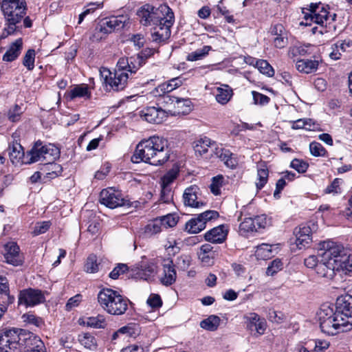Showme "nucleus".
Here are the masks:
<instances>
[{"mask_svg": "<svg viewBox=\"0 0 352 352\" xmlns=\"http://www.w3.org/2000/svg\"><path fill=\"white\" fill-rule=\"evenodd\" d=\"M182 85V81L180 78H174L168 80L167 82H164L159 85L157 88V92H162V94H168L176 88L180 87Z\"/></svg>", "mask_w": 352, "mask_h": 352, "instance_id": "nucleus-35", "label": "nucleus"}, {"mask_svg": "<svg viewBox=\"0 0 352 352\" xmlns=\"http://www.w3.org/2000/svg\"><path fill=\"white\" fill-rule=\"evenodd\" d=\"M41 152H43L42 143L39 141L36 142L33 147L27 152L25 164H32L41 160H43V155H41Z\"/></svg>", "mask_w": 352, "mask_h": 352, "instance_id": "nucleus-28", "label": "nucleus"}, {"mask_svg": "<svg viewBox=\"0 0 352 352\" xmlns=\"http://www.w3.org/2000/svg\"><path fill=\"white\" fill-rule=\"evenodd\" d=\"M22 45V39H16L13 43H12L9 49L4 54L3 60L7 62H11L15 60L21 54Z\"/></svg>", "mask_w": 352, "mask_h": 352, "instance_id": "nucleus-26", "label": "nucleus"}, {"mask_svg": "<svg viewBox=\"0 0 352 352\" xmlns=\"http://www.w3.org/2000/svg\"><path fill=\"white\" fill-rule=\"evenodd\" d=\"M254 103L255 104L264 105L269 102L270 98L264 94L253 91L252 92Z\"/></svg>", "mask_w": 352, "mask_h": 352, "instance_id": "nucleus-64", "label": "nucleus"}, {"mask_svg": "<svg viewBox=\"0 0 352 352\" xmlns=\"http://www.w3.org/2000/svg\"><path fill=\"white\" fill-rule=\"evenodd\" d=\"M191 101L188 98H176V102L174 103L175 112L178 114H186L191 110Z\"/></svg>", "mask_w": 352, "mask_h": 352, "instance_id": "nucleus-36", "label": "nucleus"}, {"mask_svg": "<svg viewBox=\"0 0 352 352\" xmlns=\"http://www.w3.org/2000/svg\"><path fill=\"white\" fill-rule=\"evenodd\" d=\"M256 66L259 72L267 76H273L274 74V70L269 63L265 60H257L256 62Z\"/></svg>", "mask_w": 352, "mask_h": 352, "instance_id": "nucleus-46", "label": "nucleus"}, {"mask_svg": "<svg viewBox=\"0 0 352 352\" xmlns=\"http://www.w3.org/2000/svg\"><path fill=\"white\" fill-rule=\"evenodd\" d=\"M3 256L5 261L13 266H20L23 264L24 258L20 254L19 245L14 242H8L4 245Z\"/></svg>", "mask_w": 352, "mask_h": 352, "instance_id": "nucleus-13", "label": "nucleus"}, {"mask_svg": "<svg viewBox=\"0 0 352 352\" xmlns=\"http://www.w3.org/2000/svg\"><path fill=\"white\" fill-rule=\"evenodd\" d=\"M116 67V71H124L125 72H130L131 75L132 74H135L140 67V57H122L118 60Z\"/></svg>", "mask_w": 352, "mask_h": 352, "instance_id": "nucleus-18", "label": "nucleus"}, {"mask_svg": "<svg viewBox=\"0 0 352 352\" xmlns=\"http://www.w3.org/2000/svg\"><path fill=\"white\" fill-rule=\"evenodd\" d=\"M162 221V226L165 228L175 226L177 223V218L173 214H168L159 218Z\"/></svg>", "mask_w": 352, "mask_h": 352, "instance_id": "nucleus-60", "label": "nucleus"}, {"mask_svg": "<svg viewBox=\"0 0 352 352\" xmlns=\"http://www.w3.org/2000/svg\"><path fill=\"white\" fill-rule=\"evenodd\" d=\"M269 171L264 166L263 168H258L257 170L258 182H256V186L258 190H261L264 187L267 182Z\"/></svg>", "mask_w": 352, "mask_h": 352, "instance_id": "nucleus-45", "label": "nucleus"}, {"mask_svg": "<svg viewBox=\"0 0 352 352\" xmlns=\"http://www.w3.org/2000/svg\"><path fill=\"white\" fill-rule=\"evenodd\" d=\"M199 190V188L196 185H192L186 188L183 194L184 206L199 208L206 205V203L204 201L197 200V193Z\"/></svg>", "mask_w": 352, "mask_h": 352, "instance_id": "nucleus-17", "label": "nucleus"}, {"mask_svg": "<svg viewBox=\"0 0 352 352\" xmlns=\"http://www.w3.org/2000/svg\"><path fill=\"white\" fill-rule=\"evenodd\" d=\"M162 221L159 218L151 221L144 228V233L148 236L157 234L162 230Z\"/></svg>", "mask_w": 352, "mask_h": 352, "instance_id": "nucleus-41", "label": "nucleus"}, {"mask_svg": "<svg viewBox=\"0 0 352 352\" xmlns=\"http://www.w3.org/2000/svg\"><path fill=\"white\" fill-rule=\"evenodd\" d=\"M9 157L13 164H23L26 160L25 153L22 146L17 143H13L9 146Z\"/></svg>", "mask_w": 352, "mask_h": 352, "instance_id": "nucleus-23", "label": "nucleus"}, {"mask_svg": "<svg viewBox=\"0 0 352 352\" xmlns=\"http://www.w3.org/2000/svg\"><path fill=\"white\" fill-rule=\"evenodd\" d=\"M317 125L311 119L303 118L294 121L292 128L294 129H304L309 131H314Z\"/></svg>", "mask_w": 352, "mask_h": 352, "instance_id": "nucleus-38", "label": "nucleus"}, {"mask_svg": "<svg viewBox=\"0 0 352 352\" xmlns=\"http://www.w3.org/2000/svg\"><path fill=\"white\" fill-rule=\"evenodd\" d=\"M351 44H352V41L350 39L338 42L331 47V52L329 54L330 58L333 60L340 59L342 52H346L345 45L349 46Z\"/></svg>", "mask_w": 352, "mask_h": 352, "instance_id": "nucleus-34", "label": "nucleus"}, {"mask_svg": "<svg viewBox=\"0 0 352 352\" xmlns=\"http://www.w3.org/2000/svg\"><path fill=\"white\" fill-rule=\"evenodd\" d=\"M1 8L6 22L2 36L6 37L22 28L27 5L25 0H3Z\"/></svg>", "mask_w": 352, "mask_h": 352, "instance_id": "nucleus-5", "label": "nucleus"}, {"mask_svg": "<svg viewBox=\"0 0 352 352\" xmlns=\"http://www.w3.org/2000/svg\"><path fill=\"white\" fill-rule=\"evenodd\" d=\"M345 294L337 298L336 305L339 309H344L346 312H352V283L349 284L344 288Z\"/></svg>", "mask_w": 352, "mask_h": 352, "instance_id": "nucleus-22", "label": "nucleus"}, {"mask_svg": "<svg viewBox=\"0 0 352 352\" xmlns=\"http://www.w3.org/2000/svg\"><path fill=\"white\" fill-rule=\"evenodd\" d=\"M129 18L126 15L111 16L104 18L96 25L91 39L93 41H100L102 38V36L100 35V34L107 35L115 31L121 30L129 23Z\"/></svg>", "mask_w": 352, "mask_h": 352, "instance_id": "nucleus-8", "label": "nucleus"}, {"mask_svg": "<svg viewBox=\"0 0 352 352\" xmlns=\"http://www.w3.org/2000/svg\"><path fill=\"white\" fill-rule=\"evenodd\" d=\"M212 152L214 153L221 161L223 162L224 164L232 169L236 167L238 161L234 155L231 153L229 150L224 149L223 148H215V150L211 149Z\"/></svg>", "mask_w": 352, "mask_h": 352, "instance_id": "nucleus-21", "label": "nucleus"}, {"mask_svg": "<svg viewBox=\"0 0 352 352\" xmlns=\"http://www.w3.org/2000/svg\"><path fill=\"white\" fill-rule=\"evenodd\" d=\"M244 318L246 320L248 329L251 331H256L254 335L261 336L264 334L267 327V323L264 318H261L256 313H250L245 316Z\"/></svg>", "mask_w": 352, "mask_h": 352, "instance_id": "nucleus-15", "label": "nucleus"}, {"mask_svg": "<svg viewBox=\"0 0 352 352\" xmlns=\"http://www.w3.org/2000/svg\"><path fill=\"white\" fill-rule=\"evenodd\" d=\"M128 271V266L126 264L120 263L110 272L109 277L112 279H117L120 274Z\"/></svg>", "mask_w": 352, "mask_h": 352, "instance_id": "nucleus-63", "label": "nucleus"}, {"mask_svg": "<svg viewBox=\"0 0 352 352\" xmlns=\"http://www.w3.org/2000/svg\"><path fill=\"white\" fill-rule=\"evenodd\" d=\"M45 294L47 292H43L38 289H24L19 292L18 303L23 305L26 307H34L45 301Z\"/></svg>", "mask_w": 352, "mask_h": 352, "instance_id": "nucleus-11", "label": "nucleus"}, {"mask_svg": "<svg viewBox=\"0 0 352 352\" xmlns=\"http://www.w3.org/2000/svg\"><path fill=\"white\" fill-rule=\"evenodd\" d=\"M98 301L101 307L111 315H123L128 309L129 299L112 289L100 290Z\"/></svg>", "mask_w": 352, "mask_h": 352, "instance_id": "nucleus-6", "label": "nucleus"}, {"mask_svg": "<svg viewBox=\"0 0 352 352\" xmlns=\"http://www.w3.org/2000/svg\"><path fill=\"white\" fill-rule=\"evenodd\" d=\"M100 201L102 204L112 209L120 206H131L130 201L125 199L120 191L112 188L103 189L100 192Z\"/></svg>", "mask_w": 352, "mask_h": 352, "instance_id": "nucleus-10", "label": "nucleus"}, {"mask_svg": "<svg viewBox=\"0 0 352 352\" xmlns=\"http://www.w3.org/2000/svg\"><path fill=\"white\" fill-rule=\"evenodd\" d=\"M156 273L155 266L153 264H144L131 270V277L150 280Z\"/></svg>", "mask_w": 352, "mask_h": 352, "instance_id": "nucleus-20", "label": "nucleus"}, {"mask_svg": "<svg viewBox=\"0 0 352 352\" xmlns=\"http://www.w3.org/2000/svg\"><path fill=\"white\" fill-rule=\"evenodd\" d=\"M318 251L321 261L315 271L320 276L331 278L336 271L348 273L345 265L348 257L342 246L332 241H324L319 243Z\"/></svg>", "mask_w": 352, "mask_h": 352, "instance_id": "nucleus-3", "label": "nucleus"}, {"mask_svg": "<svg viewBox=\"0 0 352 352\" xmlns=\"http://www.w3.org/2000/svg\"><path fill=\"white\" fill-rule=\"evenodd\" d=\"M164 276L161 278V283L166 286L173 285L177 277L176 270L172 261L164 265Z\"/></svg>", "mask_w": 352, "mask_h": 352, "instance_id": "nucleus-25", "label": "nucleus"}, {"mask_svg": "<svg viewBox=\"0 0 352 352\" xmlns=\"http://www.w3.org/2000/svg\"><path fill=\"white\" fill-rule=\"evenodd\" d=\"M79 341L82 345L89 349H96V338L91 334L86 333L79 336Z\"/></svg>", "mask_w": 352, "mask_h": 352, "instance_id": "nucleus-47", "label": "nucleus"}, {"mask_svg": "<svg viewBox=\"0 0 352 352\" xmlns=\"http://www.w3.org/2000/svg\"><path fill=\"white\" fill-rule=\"evenodd\" d=\"M217 255L216 248L208 243L202 245L197 252L198 258L204 265H212Z\"/></svg>", "mask_w": 352, "mask_h": 352, "instance_id": "nucleus-19", "label": "nucleus"}, {"mask_svg": "<svg viewBox=\"0 0 352 352\" xmlns=\"http://www.w3.org/2000/svg\"><path fill=\"white\" fill-rule=\"evenodd\" d=\"M252 220L254 221V224L255 225V232L258 231L259 229L265 228L270 223L265 214L255 216L254 217H252Z\"/></svg>", "mask_w": 352, "mask_h": 352, "instance_id": "nucleus-53", "label": "nucleus"}, {"mask_svg": "<svg viewBox=\"0 0 352 352\" xmlns=\"http://www.w3.org/2000/svg\"><path fill=\"white\" fill-rule=\"evenodd\" d=\"M171 149L166 139L152 136L138 143L131 157L133 163L144 162L153 166H161L170 158Z\"/></svg>", "mask_w": 352, "mask_h": 352, "instance_id": "nucleus-2", "label": "nucleus"}, {"mask_svg": "<svg viewBox=\"0 0 352 352\" xmlns=\"http://www.w3.org/2000/svg\"><path fill=\"white\" fill-rule=\"evenodd\" d=\"M211 49L212 47L210 46L205 45L201 49L190 53L187 56V60L189 61L201 60L208 54Z\"/></svg>", "mask_w": 352, "mask_h": 352, "instance_id": "nucleus-43", "label": "nucleus"}, {"mask_svg": "<svg viewBox=\"0 0 352 352\" xmlns=\"http://www.w3.org/2000/svg\"><path fill=\"white\" fill-rule=\"evenodd\" d=\"M308 164L303 160L294 159L291 162V167L300 173H305L308 168Z\"/></svg>", "mask_w": 352, "mask_h": 352, "instance_id": "nucleus-59", "label": "nucleus"}, {"mask_svg": "<svg viewBox=\"0 0 352 352\" xmlns=\"http://www.w3.org/2000/svg\"><path fill=\"white\" fill-rule=\"evenodd\" d=\"M206 228V225L204 222L199 218L197 215V217L192 218L186 222L185 226V229L189 233L197 234Z\"/></svg>", "mask_w": 352, "mask_h": 352, "instance_id": "nucleus-33", "label": "nucleus"}, {"mask_svg": "<svg viewBox=\"0 0 352 352\" xmlns=\"http://www.w3.org/2000/svg\"><path fill=\"white\" fill-rule=\"evenodd\" d=\"M178 173L179 170L177 168L169 170L162 177V185L168 186L177 178Z\"/></svg>", "mask_w": 352, "mask_h": 352, "instance_id": "nucleus-51", "label": "nucleus"}, {"mask_svg": "<svg viewBox=\"0 0 352 352\" xmlns=\"http://www.w3.org/2000/svg\"><path fill=\"white\" fill-rule=\"evenodd\" d=\"M0 352H45V349L36 336L21 329H12L0 336Z\"/></svg>", "mask_w": 352, "mask_h": 352, "instance_id": "nucleus-4", "label": "nucleus"}, {"mask_svg": "<svg viewBox=\"0 0 352 352\" xmlns=\"http://www.w3.org/2000/svg\"><path fill=\"white\" fill-rule=\"evenodd\" d=\"M316 228L314 223L309 222L307 224L300 225L294 230L296 244L299 249L306 248L310 244L312 241L311 234Z\"/></svg>", "mask_w": 352, "mask_h": 352, "instance_id": "nucleus-12", "label": "nucleus"}, {"mask_svg": "<svg viewBox=\"0 0 352 352\" xmlns=\"http://www.w3.org/2000/svg\"><path fill=\"white\" fill-rule=\"evenodd\" d=\"M283 269V262L280 259L276 258L271 261L266 270V274L267 276H274L278 272Z\"/></svg>", "mask_w": 352, "mask_h": 352, "instance_id": "nucleus-49", "label": "nucleus"}, {"mask_svg": "<svg viewBox=\"0 0 352 352\" xmlns=\"http://www.w3.org/2000/svg\"><path fill=\"white\" fill-rule=\"evenodd\" d=\"M220 321L221 320L218 316L211 315L200 322V327L206 330L214 331L219 326Z\"/></svg>", "mask_w": 352, "mask_h": 352, "instance_id": "nucleus-37", "label": "nucleus"}, {"mask_svg": "<svg viewBox=\"0 0 352 352\" xmlns=\"http://www.w3.org/2000/svg\"><path fill=\"white\" fill-rule=\"evenodd\" d=\"M226 232L223 230V226H220L212 228L205 234V239L212 243H221L226 237Z\"/></svg>", "mask_w": 352, "mask_h": 352, "instance_id": "nucleus-24", "label": "nucleus"}, {"mask_svg": "<svg viewBox=\"0 0 352 352\" xmlns=\"http://www.w3.org/2000/svg\"><path fill=\"white\" fill-rule=\"evenodd\" d=\"M85 270L89 273H95L98 270V264L97 263V258L96 255H90L85 265Z\"/></svg>", "mask_w": 352, "mask_h": 352, "instance_id": "nucleus-52", "label": "nucleus"}, {"mask_svg": "<svg viewBox=\"0 0 352 352\" xmlns=\"http://www.w3.org/2000/svg\"><path fill=\"white\" fill-rule=\"evenodd\" d=\"M176 96H171L169 94H163L162 96L159 98V102L157 105L162 107V109L166 107V106H173L174 107V103L176 102Z\"/></svg>", "mask_w": 352, "mask_h": 352, "instance_id": "nucleus-55", "label": "nucleus"}, {"mask_svg": "<svg viewBox=\"0 0 352 352\" xmlns=\"http://www.w3.org/2000/svg\"><path fill=\"white\" fill-rule=\"evenodd\" d=\"M318 61L316 60L300 59L296 62V67L300 72L311 74L317 70Z\"/></svg>", "mask_w": 352, "mask_h": 352, "instance_id": "nucleus-29", "label": "nucleus"}, {"mask_svg": "<svg viewBox=\"0 0 352 352\" xmlns=\"http://www.w3.org/2000/svg\"><path fill=\"white\" fill-rule=\"evenodd\" d=\"M137 14L142 25L155 26L151 34L153 41L162 42L170 37V28L174 23L175 16L167 5L162 4L155 8L146 4L138 10Z\"/></svg>", "mask_w": 352, "mask_h": 352, "instance_id": "nucleus-1", "label": "nucleus"}, {"mask_svg": "<svg viewBox=\"0 0 352 352\" xmlns=\"http://www.w3.org/2000/svg\"><path fill=\"white\" fill-rule=\"evenodd\" d=\"M223 182V177L222 175H217L212 178L210 188L214 195H219L220 194V187L222 186Z\"/></svg>", "mask_w": 352, "mask_h": 352, "instance_id": "nucleus-56", "label": "nucleus"}, {"mask_svg": "<svg viewBox=\"0 0 352 352\" xmlns=\"http://www.w3.org/2000/svg\"><path fill=\"white\" fill-rule=\"evenodd\" d=\"M255 255L258 259L266 260L270 258L272 256V246L265 243L257 246Z\"/></svg>", "mask_w": 352, "mask_h": 352, "instance_id": "nucleus-39", "label": "nucleus"}, {"mask_svg": "<svg viewBox=\"0 0 352 352\" xmlns=\"http://www.w3.org/2000/svg\"><path fill=\"white\" fill-rule=\"evenodd\" d=\"M67 96L70 100H73L76 98L85 97L87 98H90L91 92L89 91V88L87 85H81L76 86L68 91Z\"/></svg>", "mask_w": 352, "mask_h": 352, "instance_id": "nucleus-31", "label": "nucleus"}, {"mask_svg": "<svg viewBox=\"0 0 352 352\" xmlns=\"http://www.w3.org/2000/svg\"><path fill=\"white\" fill-rule=\"evenodd\" d=\"M51 226L50 221H42V222H38L36 223L33 234L34 235H39L41 234H43L46 232L48 229L50 228Z\"/></svg>", "mask_w": 352, "mask_h": 352, "instance_id": "nucleus-62", "label": "nucleus"}, {"mask_svg": "<svg viewBox=\"0 0 352 352\" xmlns=\"http://www.w3.org/2000/svg\"><path fill=\"white\" fill-rule=\"evenodd\" d=\"M337 314V310L334 311L333 309L329 305H324L321 307L319 312L318 313L319 322L331 318Z\"/></svg>", "mask_w": 352, "mask_h": 352, "instance_id": "nucleus-48", "label": "nucleus"}, {"mask_svg": "<svg viewBox=\"0 0 352 352\" xmlns=\"http://www.w3.org/2000/svg\"><path fill=\"white\" fill-rule=\"evenodd\" d=\"M86 324L89 327L96 329L104 328L107 326V322L102 315L88 318Z\"/></svg>", "mask_w": 352, "mask_h": 352, "instance_id": "nucleus-44", "label": "nucleus"}, {"mask_svg": "<svg viewBox=\"0 0 352 352\" xmlns=\"http://www.w3.org/2000/svg\"><path fill=\"white\" fill-rule=\"evenodd\" d=\"M118 332L122 334H127L129 337H136L139 334V327L135 324H130L127 326L121 327Z\"/></svg>", "mask_w": 352, "mask_h": 352, "instance_id": "nucleus-54", "label": "nucleus"}, {"mask_svg": "<svg viewBox=\"0 0 352 352\" xmlns=\"http://www.w3.org/2000/svg\"><path fill=\"white\" fill-rule=\"evenodd\" d=\"M43 152L41 155H43V160L48 162L54 161L56 157H58L59 151L57 148L54 147L52 145H42Z\"/></svg>", "mask_w": 352, "mask_h": 352, "instance_id": "nucleus-42", "label": "nucleus"}, {"mask_svg": "<svg viewBox=\"0 0 352 352\" xmlns=\"http://www.w3.org/2000/svg\"><path fill=\"white\" fill-rule=\"evenodd\" d=\"M336 308V316L320 322L322 331L328 335H336L340 331H347L352 329V311L347 313L337 305Z\"/></svg>", "mask_w": 352, "mask_h": 352, "instance_id": "nucleus-7", "label": "nucleus"}, {"mask_svg": "<svg viewBox=\"0 0 352 352\" xmlns=\"http://www.w3.org/2000/svg\"><path fill=\"white\" fill-rule=\"evenodd\" d=\"M100 75L107 91H119L123 90L126 85L129 76L124 71L111 72L109 69L101 67Z\"/></svg>", "mask_w": 352, "mask_h": 352, "instance_id": "nucleus-9", "label": "nucleus"}, {"mask_svg": "<svg viewBox=\"0 0 352 352\" xmlns=\"http://www.w3.org/2000/svg\"><path fill=\"white\" fill-rule=\"evenodd\" d=\"M216 100L221 104L228 103L232 96V89L227 85H223L222 87L217 88Z\"/></svg>", "mask_w": 352, "mask_h": 352, "instance_id": "nucleus-32", "label": "nucleus"}, {"mask_svg": "<svg viewBox=\"0 0 352 352\" xmlns=\"http://www.w3.org/2000/svg\"><path fill=\"white\" fill-rule=\"evenodd\" d=\"M22 318L24 322H26L30 324H32L36 327H41L43 324V320L31 314H25L22 316Z\"/></svg>", "mask_w": 352, "mask_h": 352, "instance_id": "nucleus-61", "label": "nucleus"}, {"mask_svg": "<svg viewBox=\"0 0 352 352\" xmlns=\"http://www.w3.org/2000/svg\"><path fill=\"white\" fill-rule=\"evenodd\" d=\"M309 10L310 14L305 15L306 21L310 19L316 23L322 25L328 19L329 12L320 3H311Z\"/></svg>", "mask_w": 352, "mask_h": 352, "instance_id": "nucleus-16", "label": "nucleus"}, {"mask_svg": "<svg viewBox=\"0 0 352 352\" xmlns=\"http://www.w3.org/2000/svg\"><path fill=\"white\" fill-rule=\"evenodd\" d=\"M141 117L152 124H160L168 116V113L162 107H148L141 111Z\"/></svg>", "mask_w": 352, "mask_h": 352, "instance_id": "nucleus-14", "label": "nucleus"}, {"mask_svg": "<svg viewBox=\"0 0 352 352\" xmlns=\"http://www.w3.org/2000/svg\"><path fill=\"white\" fill-rule=\"evenodd\" d=\"M103 3V1L89 3L86 6L85 10L79 15L78 23H81L87 15L94 12L98 8H102Z\"/></svg>", "mask_w": 352, "mask_h": 352, "instance_id": "nucleus-40", "label": "nucleus"}, {"mask_svg": "<svg viewBox=\"0 0 352 352\" xmlns=\"http://www.w3.org/2000/svg\"><path fill=\"white\" fill-rule=\"evenodd\" d=\"M35 51L30 49L23 57V64L28 70H32L34 67Z\"/></svg>", "mask_w": 352, "mask_h": 352, "instance_id": "nucleus-50", "label": "nucleus"}, {"mask_svg": "<svg viewBox=\"0 0 352 352\" xmlns=\"http://www.w3.org/2000/svg\"><path fill=\"white\" fill-rule=\"evenodd\" d=\"M41 171L46 175L47 178L54 179L61 174L63 168L58 164L48 162L41 168Z\"/></svg>", "mask_w": 352, "mask_h": 352, "instance_id": "nucleus-30", "label": "nucleus"}, {"mask_svg": "<svg viewBox=\"0 0 352 352\" xmlns=\"http://www.w3.org/2000/svg\"><path fill=\"white\" fill-rule=\"evenodd\" d=\"M309 150L311 155L316 157L324 156L327 153L322 144L316 142H313L309 144Z\"/></svg>", "mask_w": 352, "mask_h": 352, "instance_id": "nucleus-57", "label": "nucleus"}, {"mask_svg": "<svg viewBox=\"0 0 352 352\" xmlns=\"http://www.w3.org/2000/svg\"><path fill=\"white\" fill-rule=\"evenodd\" d=\"M215 145L214 142H212L211 140L205 137L195 140L193 142V148L196 155L202 156L208 152L209 148H212Z\"/></svg>", "mask_w": 352, "mask_h": 352, "instance_id": "nucleus-27", "label": "nucleus"}, {"mask_svg": "<svg viewBox=\"0 0 352 352\" xmlns=\"http://www.w3.org/2000/svg\"><path fill=\"white\" fill-rule=\"evenodd\" d=\"M239 228L241 231H243L244 232H254L255 225L254 224V221L252 220V217H245L243 221L240 223Z\"/></svg>", "mask_w": 352, "mask_h": 352, "instance_id": "nucleus-58", "label": "nucleus"}]
</instances>
